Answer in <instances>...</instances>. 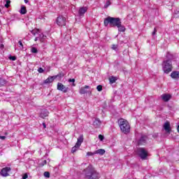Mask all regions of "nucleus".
I'll use <instances>...</instances> for the list:
<instances>
[{
	"instance_id": "nucleus-1",
	"label": "nucleus",
	"mask_w": 179,
	"mask_h": 179,
	"mask_svg": "<svg viewBox=\"0 0 179 179\" xmlns=\"http://www.w3.org/2000/svg\"><path fill=\"white\" fill-rule=\"evenodd\" d=\"M85 179H99L100 178L99 174L93 166L90 165L84 170Z\"/></svg>"
},
{
	"instance_id": "nucleus-2",
	"label": "nucleus",
	"mask_w": 179,
	"mask_h": 179,
	"mask_svg": "<svg viewBox=\"0 0 179 179\" xmlns=\"http://www.w3.org/2000/svg\"><path fill=\"white\" fill-rule=\"evenodd\" d=\"M167 60L164 61L162 63V69L164 73H170L173 71V64H171V59L174 58V56L171 53L168 52L166 55Z\"/></svg>"
},
{
	"instance_id": "nucleus-3",
	"label": "nucleus",
	"mask_w": 179,
	"mask_h": 179,
	"mask_svg": "<svg viewBox=\"0 0 179 179\" xmlns=\"http://www.w3.org/2000/svg\"><path fill=\"white\" fill-rule=\"evenodd\" d=\"M121 23L120 17H108L103 21L104 26L107 27L110 24V27H117Z\"/></svg>"
},
{
	"instance_id": "nucleus-4",
	"label": "nucleus",
	"mask_w": 179,
	"mask_h": 179,
	"mask_svg": "<svg viewBox=\"0 0 179 179\" xmlns=\"http://www.w3.org/2000/svg\"><path fill=\"white\" fill-rule=\"evenodd\" d=\"M119 127L123 134H129L131 131V125L125 119L121 118L118 120Z\"/></svg>"
},
{
	"instance_id": "nucleus-5",
	"label": "nucleus",
	"mask_w": 179,
	"mask_h": 179,
	"mask_svg": "<svg viewBox=\"0 0 179 179\" xmlns=\"http://www.w3.org/2000/svg\"><path fill=\"white\" fill-rule=\"evenodd\" d=\"M31 34L33 36H35V41H40L41 43H43L45 38H47L46 36H44L43 33H41V31L38 29H33L31 31Z\"/></svg>"
},
{
	"instance_id": "nucleus-6",
	"label": "nucleus",
	"mask_w": 179,
	"mask_h": 179,
	"mask_svg": "<svg viewBox=\"0 0 179 179\" xmlns=\"http://www.w3.org/2000/svg\"><path fill=\"white\" fill-rule=\"evenodd\" d=\"M136 153L143 160L146 159L148 157V151L145 148H141L137 149Z\"/></svg>"
},
{
	"instance_id": "nucleus-7",
	"label": "nucleus",
	"mask_w": 179,
	"mask_h": 179,
	"mask_svg": "<svg viewBox=\"0 0 179 179\" xmlns=\"http://www.w3.org/2000/svg\"><path fill=\"white\" fill-rule=\"evenodd\" d=\"M83 143V136H80L77 139V143H76L75 146L71 149V153H75L76 150H78V148H80V145Z\"/></svg>"
},
{
	"instance_id": "nucleus-8",
	"label": "nucleus",
	"mask_w": 179,
	"mask_h": 179,
	"mask_svg": "<svg viewBox=\"0 0 179 179\" xmlns=\"http://www.w3.org/2000/svg\"><path fill=\"white\" fill-rule=\"evenodd\" d=\"M56 23L57 26H65L66 24V18L62 15H59L56 20Z\"/></svg>"
},
{
	"instance_id": "nucleus-9",
	"label": "nucleus",
	"mask_w": 179,
	"mask_h": 179,
	"mask_svg": "<svg viewBox=\"0 0 179 179\" xmlns=\"http://www.w3.org/2000/svg\"><path fill=\"white\" fill-rule=\"evenodd\" d=\"M10 167L3 168L0 172V176L2 177H9V173H10Z\"/></svg>"
},
{
	"instance_id": "nucleus-10",
	"label": "nucleus",
	"mask_w": 179,
	"mask_h": 179,
	"mask_svg": "<svg viewBox=\"0 0 179 179\" xmlns=\"http://www.w3.org/2000/svg\"><path fill=\"white\" fill-rule=\"evenodd\" d=\"M69 90V88L64 85L62 83H57V90H60V92H63V93H66Z\"/></svg>"
},
{
	"instance_id": "nucleus-11",
	"label": "nucleus",
	"mask_w": 179,
	"mask_h": 179,
	"mask_svg": "<svg viewBox=\"0 0 179 179\" xmlns=\"http://www.w3.org/2000/svg\"><path fill=\"white\" fill-rule=\"evenodd\" d=\"M164 129L166 131V134L169 135L170 132H171V129L170 128V123L169 122H166L164 124Z\"/></svg>"
},
{
	"instance_id": "nucleus-12",
	"label": "nucleus",
	"mask_w": 179,
	"mask_h": 179,
	"mask_svg": "<svg viewBox=\"0 0 179 179\" xmlns=\"http://www.w3.org/2000/svg\"><path fill=\"white\" fill-rule=\"evenodd\" d=\"M87 89H90V87L88 85H85V87H82L80 89V94H86L87 93Z\"/></svg>"
},
{
	"instance_id": "nucleus-13",
	"label": "nucleus",
	"mask_w": 179,
	"mask_h": 179,
	"mask_svg": "<svg viewBox=\"0 0 179 179\" xmlns=\"http://www.w3.org/2000/svg\"><path fill=\"white\" fill-rule=\"evenodd\" d=\"M85 12H87V7H81V8H80V9L78 10L79 16H83L85 15Z\"/></svg>"
},
{
	"instance_id": "nucleus-14",
	"label": "nucleus",
	"mask_w": 179,
	"mask_h": 179,
	"mask_svg": "<svg viewBox=\"0 0 179 179\" xmlns=\"http://www.w3.org/2000/svg\"><path fill=\"white\" fill-rule=\"evenodd\" d=\"M101 125V121L99 120V119H95V120L93 122V127H94V128H100Z\"/></svg>"
},
{
	"instance_id": "nucleus-15",
	"label": "nucleus",
	"mask_w": 179,
	"mask_h": 179,
	"mask_svg": "<svg viewBox=\"0 0 179 179\" xmlns=\"http://www.w3.org/2000/svg\"><path fill=\"white\" fill-rule=\"evenodd\" d=\"M161 97L164 101H169V100L171 99V95L169 94H164L161 96Z\"/></svg>"
},
{
	"instance_id": "nucleus-16",
	"label": "nucleus",
	"mask_w": 179,
	"mask_h": 179,
	"mask_svg": "<svg viewBox=\"0 0 179 179\" xmlns=\"http://www.w3.org/2000/svg\"><path fill=\"white\" fill-rule=\"evenodd\" d=\"M40 117L41 118H45V117H48V111L45 109H43L40 113Z\"/></svg>"
},
{
	"instance_id": "nucleus-17",
	"label": "nucleus",
	"mask_w": 179,
	"mask_h": 179,
	"mask_svg": "<svg viewBox=\"0 0 179 179\" xmlns=\"http://www.w3.org/2000/svg\"><path fill=\"white\" fill-rule=\"evenodd\" d=\"M57 79V76H52L48 78L45 81L44 83H51L54 81V80Z\"/></svg>"
},
{
	"instance_id": "nucleus-18",
	"label": "nucleus",
	"mask_w": 179,
	"mask_h": 179,
	"mask_svg": "<svg viewBox=\"0 0 179 179\" xmlns=\"http://www.w3.org/2000/svg\"><path fill=\"white\" fill-rule=\"evenodd\" d=\"M171 77L173 79H178L179 78V72L178 71H173L171 73Z\"/></svg>"
},
{
	"instance_id": "nucleus-19",
	"label": "nucleus",
	"mask_w": 179,
	"mask_h": 179,
	"mask_svg": "<svg viewBox=\"0 0 179 179\" xmlns=\"http://www.w3.org/2000/svg\"><path fill=\"white\" fill-rule=\"evenodd\" d=\"M118 31L124 32L125 31V27L122 25V22H120L119 25L117 26Z\"/></svg>"
},
{
	"instance_id": "nucleus-20",
	"label": "nucleus",
	"mask_w": 179,
	"mask_h": 179,
	"mask_svg": "<svg viewBox=\"0 0 179 179\" xmlns=\"http://www.w3.org/2000/svg\"><path fill=\"white\" fill-rule=\"evenodd\" d=\"M106 153V150L104 149H99L96 151H94L95 155H101V156H103Z\"/></svg>"
},
{
	"instance_id": "nucleus-21",
	"label": "nucleus",
	"mask_w": 179,
	"mask_h": 179,
	"mask_svg": "<svg viewBox=\"0 0 179 179\" xmlns=\"http://www.w3.org/2000/svg\"><path fill=\"white\" fill-rule=\"evenodd\" d=\"M5 85H6V80L0 78V87L5 86Z\"/></svg>"
},
{
	"instance_id": "nucleus-22",
	"label": "nucleus",
	"mask_w": 179,
	"mask_h": 179,
	"mask_svg": "<svg viewBox=\"0 0 179 179\" xmlns=\"http://www.w3.org/2000/svg\"><path fill=\"white\" fill-rule=\"evenodd\" d=\"M116 80H117V78L114 76H112L109 78V82L111 85H113V83H115Z\"/></svg>"
},
{
	"instance_id": "nucleus-23",
	"label": "nucleus",
	"mask_w": 179,
	"mask_h": 179,
	"mask_svg": "<svg viewBox=\"0 0 179 179\" xmlns=\"http://www.w3.org/2000/svg\"><path fill=\"white\" fill-rule=\"evenodd\" d=\"M145 142H146V136L141 137L139 141L140 145L145 143Z\"/></svg>"
},
{
	"instance_id": "nucleus-24",
	"label": "nucleus",
	"mask_w": 179,
	"mask_h": 179,
	"mask_svg": "<svg viewBox=\"0 0 179 179\" xmlns=\"http://www.w3.org/2000/svg\"><path fill=\"white\" fill-rule=\"evenodd\" d=\"M27 12V11L26 10V7L23 6L21 8L20 13H22V15H25Z\"/></svg>"
},
{
	"instance_id": "nucleus-25",
	"label": "nucleus",
	"mask_w": 179,
	"mask_h": 179,
	"mask_svg": "<svg viewBox=\"0 0 179 179\" xmlns=\"http://www.w3.org/2000/svg\"><path fill=\"white\" fill-rule=\"evenodd\" d=\"M5 8H9L10 6V0H6Z\"/></svg>"
},
{
	"instance_id": "nucleus-26",
	"label": "nucleus",
	"mask_w": 179,
	"mask_h": 179,
	"mask_svg": "<svg viewBox=\"0 0 179 179\" xmlns=\"http://www.w3.org/2000/svg\"><path fill=\"white\" fill-rule=\"evenodd\" d=\"M43 176H44V177H45L46 178H50V172H48V171L44 172Z\"/></svg>"
},
{
	"instance_id": "nucleus-27",
	"label": "nucleus",
	"mask_w": 179,
	"mask_h": 179,
	"mask_svg": "<svg viewBox=\"0 0 179 179\" xmlns=\"http://www.w3.org/2000/svg\"><path fill=\"white\" fill-rule=\"evenodd\" d=\"M110 5H111V2H110V1H106V4L104 5L105 9H106V8L109 7Z\"/></svg>"
},
{
	"instance_id": "nucleus-28",
	"label": "nucleus",
	"mask_w": 179,
	"mask_h": 179,
	"mask_svg": "<svg viewBox=\"0 0 179 179\" xmlns=\"http://www.w3.org/2000/svg\"><path fill=\"white\" fill-rule=\"evenodd\" d=\"M69 82L71 83H72V86H76V84H75V79L74 78H72V79H69Z\"/></svg>"
},
{
	"instance_id": "nucleus-29",
	"label": "nucleus",
	"mask_w": 179,
	"mask_h": 179,
	"mask_svg": "<svg viewBox=\"0 0 179 179\" xmlns=\"http://www.w3.org/2000/svg\"><path fill=\"white\" fill-rule=\"evenodd\" d=\"M31 52H33L34 54H37V52H38V51L37 50V48H31Z\"/></svg>"
},
{
	"instance_id": "nucleus-30",
	"label": "nucleus",
	"mask_w": 179,
	"mask_h": 179,
	"mask_svg": "<svg viewBox=\"0 0 179 179\" xmlns=\"http://www.w3.org/2000/svg\"><path fill=\"white\" fill-rule=\"evenodd\" d=\"M64 76L65 75L64 74V73H59V74L55 76H57V78H64Z\"/></svg>"
},
{
	"instance_id": "nucleus-31",
	"label": "nucleus",
	"mask_w": 179,
	"mask_h": 179,
	"mask_svg": "<svg viewBox=\"0 0 179 179\" xmlns=\"http://www.w3.org/2000/svg\"><path fill=\"white\" fill-rule=\"evenodd\" d=\"M96 90H98V92H101V90H103V86L101 85H98L96 87Z\"/></svg>"
},
{
	"instance_id": "nucleus-32",
	"label": "nucleus",
	"mask_w": 179,
	"mask_h": 179,
	"mask_svg": "<svg viewBox=\"0 0 179 179\" xmlns=\"http://www.w3.org/2000/svg\"><path fill=\"white\" fill-rule=\"evenodd\" d=\"M99 139L101 141H104V136L99 134Z\"/></svg>"
},
{
	"instance_id": "nucleus-33",
	"label": "nucleus",
	"mask_w": 179,
	"mask_h": 179,
	"mask_svg": "<svg viewBox=\"0 0 179 179\" xmlns=\"http://www.w3.org/2000/svg\"><path fill=\"white\" fill-rule=\"evenodd\" d=\"M9 59H11V61H16V57L15 56H10Z\"/></svg>"
},
{
	"instance_id": "nucleus-34",
	"label": "nucleus",
	"mask_w": 179,
	"mask_h": 179,
	"mask_svg": "<svg viewBox=\"0 0 179 179\" xmlns=\"http://www.w3.org/2000/svg\"><path fill=\"white\" fill-rule=\"evenodd\" d=\"M94 155H96V154H94V152H87V156H93Z\"/></svg>"
},
{
	"instance_id": "nucleus-35",
	"label": "nucleus",
	"mask_w": 179,
	"mask_h": 179,
	"mask_svg": "<svg viewBox=\"0 0 179 179\" xmlns=\"http://www.w3.org/2000/svg\"><path fill=\"white\" fill-rule=\"evenodd\" d=\"M156 33H157V29L155 28L153 32L152 33V36H156Z\"/></svg>"
},
{
	"instance_id": "nucleus-36",
	"label": "nucleus",
	"mask_w": 179,
	"mask_h": 179,
	"mask_svg": "<svg viewBox=\"0 0 179 179\" xmlns=\"http://www.w3.org/2000/svg\"><path fill=\"white\" fill-rule=\"evenodd\" d=\"M38 72H39V73H43V72H44V69H43V68H39L38 69Z\"/></svg>"
},
{
	"instance_id": "nucleus-37",
	"label": "nucleus",
	"mask_w": 179,
	"mask_h": 179,
	"mask_svg": "<svg viewBox=\"0 0 179 179\" xmlns=\"http://www.w3.org/2000/svg\"><path fill=\"white\" fill-rule=\"evenodd\" d=\"M0 139H1L2 141H5L6 139V136H0Z\"/></svg>"
},
{
	"instance_id": "nucleus-38",
	"label": "nucleus",
	"mask_w": 179,
	"mask_h": 179,
	"mask_svg": "<svg viewBox=\"0 0 179 179\" xmlns=\"http://www.w3.org/2000/svg\"><path fill=\"white\" fill-rule=\"evenodd\" d=\"M27 177H29V176H27V173L24 174V176H22V179H27Z\"/></svg>"
},
{
	"instance_id": "nucleus-39",
	"label": "nucleus",
	"mask_w": 179,
	"mask_h": 179,
	"mask_svg": "<svg viewBox=\"0 0 179 179\" xmlns=\"http://www.w3.org/2000/svg\"><path fill=\"white\" fill-rule=\"evenodd\" d=\"M179 16V11L175 12V17H178Z\"/></svg>"
},
{
	"instance_id": "nucleus-40",
	"label": "nucleus",
	"mask_w": 179,
	"mask_h": 179,
	"mask_svg": "<svg viewBox=\"0 0 179 179\" xmlns=\"http://www.w3.org/2000/svg\"><path fill=\"white\" fill-rule=\"evenodd\" d=\"M117 47H118V46H117V45H113V46L112 47V50H117Z\"/></svg>"
},
{
	"instance_id": "nucleus-41",
	"label": "nucleus",
	"mask_w": 179,
	"mask_h": 179,
	"mask_svg": "<svg viewBox=\"0 0 179 179\" xmlns=\"http://www.w3.org/2000/svg\"><path fill=\"white\" fill-rule=\"evenodd\" d=\"M18 43H19V45H23V43H22L20 41H19Z\"/></svg>"
},
{
	"instance_id": "nucleus-42",
	"label": "nucleus",
	"mask_w": 179,
	"mask_h": 179,
	"mask_svg": "<svg viewBox=\"0 0 179 179\" xmlns=\"http://www.w3.org/2000/svg\"><path fill=\"white\" fill-rule=\"evenodd\" d=\"M43 128H47V127L45 126V123H43Z\"/></svg>"
},
{
	"instance_id": "nucleus-43",
	"label": "nucleus",
	"mask_w": 179,
	"mask_h": 179,
	"mask_svg": "<svg viewBox=\"0 0 179 179\" xmlns=\"http://www.w3.org/2000/svg\"><path fill=\"white\" fill-rule=\"evenodd\" d=\"M25 3H29V0H24Z\"/></svg>"
},
{
	"instance_id": "nucleus-44",
	"label": "nucleus",
	"mask_w": 179,
	"mask_h": 179,
	"mask_svg": "<svg viewBox=\"0 0 179 179\" xmlns=\"http://www.w3.org/2000/svg\"><path fill=\"white\" fill-rule=\"evenodd\" d=\"M20 50H23V45L20 46Z\"/></svg>"
},
{
	"instance_id": "nucleus-45",
	"label": "nucleus",
	"mask_w": 179,
	"mask_h": 179,
	"mask_svg": "<svg viewBox=\"0 0 179 179\" xmlns=\"http://www.w3.org/2000/svg\"><path fill=\"white\" fill-rule=\"evenodd\" d=\"M44 164H47V161L46 160L43 161V165Z\"/></svg>"
}]
</instances>
